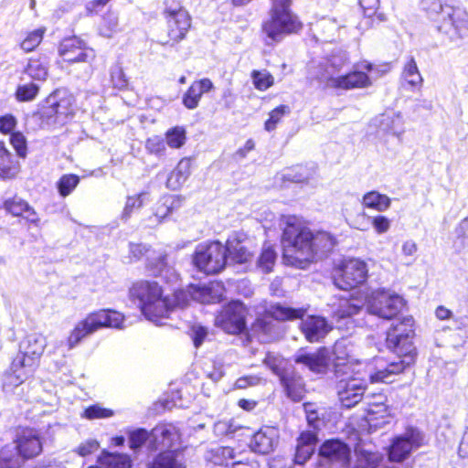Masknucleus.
<instances>
[{"label":"nucleus","instance_id":"61","mask_svg":"<svg viewBox=\"0 0 468 468\" xmlns=\"http://www.w3.org/2000/svg\"><path fill=\"white\" fill-rule=\"evenodd\" d=\"M284 177L288 180H291L292 182L296 183H305V184H312L314 185V174L311 172H307L303 168H300L299 172H297L295 175H292V173H287L284 175Z\"/></svg>","mask_w":468,"mask_h":468},{"label":"nucleus","instance_id":"13","mask_svg":"<svg viewBox=\"0 0 468 468\" xmlns=\"http://www.w3.org/2000/svg\"><path fill=\"white\" fill-rule=\"evenodd\" d=\"M247 315V307L239 301H232L217 314L215 324L228 334H239L246 328Z\"/></svg>","mask_w":468,"mask_h":468},{"label":"nucleus","instance_id":"57","mask_svg":"<svg viewBox=\"0 0 468 468\" xmlns=\"http://www.w3.org/2000/svg\"><path fill=\"white\" fill-rule=\"evenodd\" d=\"M147 440L151 441V433L144 429H136L129 432V444L133 450L141 448Z\"/></svg>","mask_w":468,"mask_h":468},{"label":"nucleus","instance_id":"56","mask_svg":"<svg viewBox=\"0 0 468 468\" xmlns=\"http://www.w3.org/2000/svg\"><path fill=\"white\" fill-rule=\"evenodd\" d=\"M29 205L19 197H14L5 202V208L13 216H24L25 211L28 210Z\"/></svg>","mask_w":468,"mask_h":468},{"label":"nucleus","instance_id":"39","mask_svg":"<svg viewBox=\"0 0 468 468\" xmlns=\"http://www.w3.org/2000/svg\"><path fill=\"white\" fill-rule=\"evenodd\" d=\"M11 370L12 372L5 375L3 388L5 390H9L13 387H17L22 384L33 371V369L27 367H15L14 362L12 363Z\"/></svg>","mask_w":468,"mask_h":468},{"label":"nucleus","instance_id":"4","mask_svg":"<svg viewBox=\"0 0 468 468\" xmlns=\"http://www.w3.org/2000/svg\"><path fill=\"white\" fill-rule=\"evenodd\" d=\"M422 8L437 23L438 31L452 42L468 38V12L441 0H422Z\"/></svg>","mask_w":468,"mask_h":468},{"label":"nucleus","instance_id":"3","mask_svg":"<svg viewBox=\"0 0 468 468\" xmlns=\"http://www.w3.org/2000/svg\"><path fill=\"white\" fill-rule=\"evenodd\" d=\"M346 62V57L333 56L325 64L313 63L308 69L309 75L328 89L348 90L371 86L369 77L363 71L354 70L342 74Z\"/></svg>","mask_w":468,"mask_h":468},{"label":"nucleus","instance_id":"37","mask_svg":"<svg viewBox=\"0 0 468 468\" xmlns=\"http://www.w3.org/2000/svg\"><path fill=\"white\" fill-rule=\"evenodd\" d=\"M402 79L413 90H420L421 88L423 79L413 58H410L405 64L402 72Z\"/></svg>","mask_w":468,"mask_h":468},{"label":"nucleus","instance_id":"43","mask_svg":"<svg viewBox=\"0 0 468 468\" xmlns=\"http://www.w3.org/2000/svg\"><path fill=\"white\" fill-rule=\"evenodd\" d=\"M55 94H57V121L58 123H63L73 113L72 99L68 95L61 96L59 91H55Z\"/></svg>","mask_w":468,"mask_h":468},{"label":"nucleus","instance_id":"23","mask_svg":"<svg viewBox=\"0 0 468 468\" xmlns=\"http://www.w3.org/2000/svg\"><path fill=\"white\" fill-rule=\"evenodd\" d=\"M279 431L275 427L265 426L252 436L250 447L261 454H267L274 450L278 444Z\"/></svg>","mask_w":468,"mask_h":468},{"label":"nucleus","instance_id":"14","mask_svg":"<svg viewBox=\"0 0 468 468\" xmlns=\"http://www.w3.org/2000/svg\"><path fill=\"white\" fill-rule=\"evenodd\" d=\"M166 37L164 45H175L185 38L191 27V18L188 13L181 7H166Z\"/></svg>","mask_w":468,"mask_h":468},{"label":"nucleus","instance_id":"8","mask_svg":"<svg viewBox=\"0 0 468 468\" xmlns=\"http://www.w3.org/2000/svg\"><path fill=\"white\" fill-rule=\"evenodd\" d=\"M303 27L302 22L289 7H271L269 17L263 21L262 33L267 44L280 42L288 35L299 32Z\"/></svg>","mask_w":468,"mask_h":468},{"label":"nucleus","instance_id":"21","mask_svg":"<svg viewBox=\"0 0 468 468\" xmlns=\"http://www.w3.org/2000/svg\"><path fill=\"white\" fill-rule=\"evenodd\" d=\"M179 441V430L171 423L159 424L151 431V447L154 450L171 449Z\"/></svg>","mask_w":468,"mask_h":468},{"label":"nucleus","instance_id":"60","mask_svg":"<svg viewBox=\"0 0 468 468\" xmlns=\"http://www.w3.org/2000/svg\"><path fill=\"white\" fill-rule=\"evenodd\" d=\"M286 111L287 107L284 105H281L272 110L270 113L269 119L265 122L266 131H273L276 127V124L281 121L282 116L285 114Z\"/></svg>","mask_w":468,"mask_h":468},{"label":"nucleus","instance_id":"24","mask_svg":"<svg viewBox=\"0 0 468 468\" xmlns=\"http://www.w3.org/2000/svg\"><path fill=\"white\" fill-rule=\"evenodd\" d=\"M193 300L203 304L220 302L223 299L225 287L220 282H210L203 285H192Z\"/></svg>","mask_w":468,"mask_h":468},{"label":"nucleus","instance_id":"19","mask_svg":"<svg viewBox=\"0 0 468 468\" xmlns=\"http://www.w3.org/2000/svg\"><path fill=\"white\" fill-rule=\"evenodd\" d=\"M349 343L346 340L337 341L334 346V367L336 376L348 375L349 372L361 375V367L367 362L352 358Z\"/></svg>","mask_w":468,"mask_h":468},{"label":"nucleus","instance_id":"9","mask_svg":"<svg viewBox=\"0 0 468 468\" xmlns=\"http://www.w3.org/2000/svg\"><path fill=\"white\" fill-rule=\"evenodd\" d=\"M372 361L361 367V375L349 372L348 375L336 376L341 378L336 384L338 399L343 407L351 408L356 405L363 398L367 382L372 381L367 367Z\"/></svg>","mask_w":468,"mask_h":468},{"label":"nucleus","instance_id":"64","mask_svg":"<svg viewBox=\"0 0 468 468\" xmlns=\"http://www.w3.org/2000/svg\"><path fill=\"white\" fill-rule=\"evenodd\" d=\"M263 362L274 374L278 376L282 374L283 360L280 356L268 353Z\"/></svg>","mask_w":468,"mask_h":468},{"label":"nucleus","instance_id":"44","mask_svg":"<svg viewBox=\"0 0 468 468\" xmlns=\"http://www.w3.org/2000/svg\"><path fill=\"white\" fill-rule=\"evenodd\" d=\"M119 31L118 16L113 12L106 13L99 26V32L104 37H112Z\"/></svg>","mask_w":468,"mask_h":468},{"label":"nucleus","instance_id":"29","mask_svg":"<svg viewBox=\"0 0 468 468\" xmlns=\"http://www.w3.org/2000/svg\"><path fill=\"white\" fill-rule=\"evenodd\" d=\"M316 436L312 431H303L297 440L294 462L297 464L305 463L314 452Z\"/></svg>","mask_w":468,"mask_h":468},{"label":"nucleus","instance_id":"15","mask_svg":"<svg viewBox=\"0 0 468 468\" xmlns=\"http://www.w3.org/2000/svg\"><path fill=\"white\" fill-rule=\"evenodd\" d=\"M371 126L376 129V137L384 144H388L390 138L400 142L405 132L402 115L393 112H385L375 117L372 120Z\"/></svg>","mask_w":468,"mask_h":468},{"label":"nucleus","instance_id":"17","mask_svg":"<svg viewBox=\"0 0 468 468\" xmlns=\"http://www.w3.org/2000/svg\"><path fill=\"white\" fill-rule=\"evenodd\" d=\"M423 436L417 429L409 428L402 434L397 436L389 449V459L393 462H401L421 446Z\"/></svg>","mask_w":468,"mask_h":468},{"label":"nucleus","instance_id":"5","mask_svg":"<svg viewBox=\"0 0 468 468\" xmlns=\"http://www.w3.org/2000/svg\"><path fill=\"white\" fill-rule=\"evenodd\" d=\"M131 294L139 301L141 311L148 320L157 323L160 318L168 315V298L163 297L158 283L144 281L136 282L131 289Z\"/></svg>","mask_w":468,"mask_h":468},{"label":"nucleus","instance_id":"59","mask_svg":"<svg viewBox=\"0 0 468 468\" xmlns=\"http://www.w3.org/2000/svg\"><path fill=\"white\" fill-rule=\"evenodd\" d=\"M83 416L88 420L106 419L113 416V410L96 404L87 408Z\"/></svg>","mask_w":468,"mask_h":468},{"label":"nucleus","instance_id":"18","mask_svg":"<svg viewBox=\"0 0 468 468\" xmlns=\"http://www.w3.org/2000/svg\"><path fill=\"white\" fill-rule=\"evenodd\" d=\"M304 312L305 311L302 308L293 309L281 304H274L270 306L266 311V314L262 318L257 319L253 327L256 332H262L264 335L271 336L274 324L271 321V318L277 321L292 320L302 318Z\"/></svg>","mask_w":468,"mask_h":468},{"label":"nucleus","instance_id":"40","mask_svg":"<svg viewBox=\"0 0 468 468\" xmlns=\"http://www.w3.org/2000/svg\"><path fill=\"white\" fill-rule=\"evenodd\" d=\"M367 421L372 423L374 421H378L374 425H381L387 423L388 419L390 417V410L384 403H374L368 406L367 410Z\"/></svg>","mask_w":468,"mask_h":468},{"label":"nucleus","instance_id":"49","mask_svg":"<svg viewBox=\"0 0 468 468\" xmlns=\"http://www.w3.org/2000/svg\"><path fill=\"white\" fill-rule=\"evenodd\" d=\"M192 285H189L185 290H178L175 292L173 295V299H168V303L170 305L169 312L175 308H185L189 303L193 300Z\"/></svg>","mask_w":468,"mask_h":468},{"label":"nucleus","instance_id":"31","mask_svg":"<svg viewBox=\"0 0 468 468\" xmlns=\"http://www.w3.org/2000/svg\"><path fill=\"white\" fill-rule=\"evenodd\" d=\"M227 257L236 264H244L251 261L252 252L249 247L237 239H229L227 245Z\"/></svg>","mask_w":468,"mask_h":468},{"label":"nucleus","instance_id":"11","mask_svg":"<svg viewBox=\"0 0 468 468\" xmlns=\"http://www.w3.org/2000/svg\"><path fill=\"white\" fill-rule=\"evenodd\" d=\"M404 304V299L400 295L386 289L374 290L366 297L367 312L386 320L395 317Z\"/></svg>","mask_w":468,"mask_h":468},{"label":"nucleus","instance_id":"26","mask_svg":"<svg viewBox=\"0 0 468 468\" xmlns=\"http://www.w3.org/2000/svg\"><path fill=\"white\" fill-rule=\"evenodd\" d=\"M25 75L32 80L44 81L48 75V57L40 54L30 58L21 71L20 80H25Z\"/></svg>","mask_w":468,"mask_h":468},{"label":"nucleus","instance_id":"6","mask_svg":"<svg viewBox=\"0 0 468 468\" xmlns=\"http://www.w3.org/2000/svg\"><path fill=\"white\" fill-rule=\"evenodd\" d=\"M124 316L116 311L100 310L89 314L84 319L76 324L68 337V346L71 349L75 347L86 336L95 333L103 327L116 329L123 328Z\"/></svg>","mask_w":468,"mask_h":468},{"label":"nucleus","instance_id":"30","mask_svg":"<svg viewBox=\"0 0 468 468\" xmlns=\"http://www.w3.org/2000/svg\"><path fill=\"white\" fill-rule=\"evenodd\" d=\"M147 268L154 276H161L168 282L177 279L174 266L167 261L166 255H158L148 260Z\"/></svg>","mask_w":468,"mask_h":468},{"label":"nucleus","instance_id":"58","mask_svg":"<svg viewBox=\"0 0 468 468\" xmlns=\"http://www.w3.org/2000/svg\"><path fill=\"white\" fill-rule=\"evenodd\" d=\"M165 142L157 135L152 136L145 141L146 151L154 155H164L166 150Z\"/></svg>","mask_w":468,"mask_h":468},{"label":"nucleus","instance_id":"41","mask_svg":"<svg viewBox=\"0 0 468 468\" xmlns=\"http://www.w3.org/2000/svg\"><path fill=\"white\" fill-rule=\"evenodd\" d=\"M39 86L34 81L19 83L15 91V98L20 102L34 101L39 93Z\"/></svg>","mask_w":468,"mask_h":468},{"label":"nucleus","instance_id":"35","mask_svg":"<svg viewBox=\"0 0 468 468\" xmlns=\"http://www.w3.org/2000/svg\"><path fill=\"white\" fill-rule=\"evenodd\" d=\"M178 457L176 451L163 452L149 463L148 468H185Z\"/></svg>","mask_w":468,"mask_h":468},{"label":"nucleus","instance_id":"25","mask_svg":"<svg viewBox=\"0 0 468 468\" xmlns=\"http://www.w3.org/2000/svg\"><path fill=\"white\" fill-rule=\"evenodd\" d=\"M16 446L25 459L38 455L42 451V443L37 431L25 429L18 435Z\"/></svg>","mask_w":468,"mask_h":468},{"label":"nucleus","instance_id":"50","mask_svg":"<svg viewBox=\"0 0 468 468\" xmlns=\"http://www.w3.org/2000/svg\"><path fill=\"white\" fill-rule=\"evenodd\" d=\"M149 201V193L142 192L137 196L128 197L122 212V218H130L133 210L139 209Z\"/></svg>","mask_w":468,"mask_h":468},{"label":"nucleus","instance_id":"27","mask_svg":"<svg viewBox=\"0 0 468 468\" xmlns=\"http://www.w3.org/2000/svg\"><path fill=\"white\" fill-rule=\"evenodd\" d=\"M330 329L331 326L321 316H309L302 323V331L309 342H318Z\"/></svg>","mask_w":468,"mask_h":468},{"label":"nucleus","instance_id":"63","mask_svg":"<svg viewBox=\"0 0 468 468\" xmlns=\"http://www.w3.org/2000/svg\"><path fill=\"white\" fill-rule=\"evenodd\" d=\"M11 144L19 156L25 157L27 154V140L23 133H14L10 138Z\"/></svg>","mask_w":468,"mask_h":468},{"label":"nucleus","instance_id":"47","mask_svg":"<svg viewBox=\"0 0 468 468\" xmlns=\"http://www.w3.org/2000/svg\"><path fill=\"white\" fill-rule=\"evenodd\" d=\"M282 382L286 389L287 395L294 401H299L304 395V385L302 378L289 379L282 378Z\"/></svg>","mask_w":468,"mask_h":468},{"label":"nucleus","instance_id":"28","mask_svg":"<svg viewBox=\"0 0 468 468\" xmlns=\"http://www.w3.org/2000/svg\"><path fill=\"white\" fill-rule=\"evenodd\" d=\"M214 88L209 79H201L194 81L183 96V104L189 110L196 109L203 94Z\"/></svg>","mask_w":468,"mask_h":468},{"label":"nucleus","instance_id":"12","mask_svg":"<svg viewBox=\"0 0 468 468\" xmlns=\"http://www.w3.org/2000/svg\"><path fill=\"white\" fill-rule=\"evenodd\" d=\"M367 263L359 259H347L333 270L335 285L341 290H351L363 284L367 278Z\"/></svg>","mask_w":468,"mask_h":468},{"label":"nucleus","instance_id":"7","mask_svg":"<svg viewBox=\"0 0 468 468\" xmlns=\"http://www.w3.org/2000/svg\"><path fill=\"white\" fill-rule=\"evenodd\" d=\"M320 454L331 462L330 468H375L379 457L376 453L360 452L356 463L351 461L350 448L339 440H329L323 443Z\"/></svg>","mask_w":468,"mask_h":468},{"label":"nucleus","instance_id":"10","mask_svg":"<svg viewBox=\"0 0 468 468\" xmlns=\"http://www.w3.org/2000/svg\"><path fill=\"white\" fill-rule=\"evenodd\" d=\"M227 261V249L218 241L200 243L193 254L194 265L207 274L221 271Z\"/></svg>","mask_w":468,"mask_h":468},{"label":"nucleus","instance_id":"45","mask_svg":"<svg viewBox=\"0 0 468 468\" xmlns=\"http://www.w3.org/2000/svg\"><path fill=\"white\" fill-rule=\"evenodd\" d=\"M57 94H50L41 106L38 113L43 121H46L48 124L58 123L57 121Z\"/></svg>","mask_w":468,"mask_h":468},{"label":"nucleus","instance_id":"62","mask_svg":"<svg viewBox=\"0 0 468 468\" xmlns=\"http://www.w3.org/2000/svg\"><path fill=\"white\" fill-rule=\"evenodd\" d=\"M369 218L373 229L379 235L388 232L390 229L391 221L385 216L378 215Z\"/></svg>","mask_w":468,"mask_h":468},{"label":"nucleus","instance_id":"22","mask_svg":"<svg viewBox=\"0 0 468 468\" xmlns=\"http://www.w3.org/2000/svg\"><path fill=\"white\" fill-rule=\"evenodd\" d=\"M295 363L302 364L314 373H325L331 364L330 351L322 347L316 352H300L295 356Z\"/></svg>","mask_w":468,"mask_h":468},{"label":"nucleus","instance_id":"46","mask_svg":"<svg viewBox=\"0 0 468 468\" xmlns=\"http://www.w3.org/2000/svg\"><path fill=\"white\" fill-rule=\"evenodd\" d=\"M186 142V132L182 126L170 128L165 133V144L173 149L181 148Z\"/></svg>","mask_w":468,"mask_h":468},{"label":"nucleus","instance_id":"36","mask_svg":"<svg viewBox=\"0 0 468 468\" xmlns=\"http://www.w3.org/2000/svg\"><path fill=\"white\" fill-rule=\"evenodd\" d=\"M21 454L16 445H5L0 451V468H19Z\"/></svg>","mask_w":468,"mask_h":468},{"label":"nucleus","instance_id":"38","mask_svg":"<svg viewBox=\"0 0 468 468\" xmlns=\"http://www.w3.org/2000/svg\"><path fill=\"white\" fill-rule=\"evenodd\" d=\"M277 252L271 244H264L260 256L257 259V268L264 273L271 272L276 262Z\"/></svg>","mask_w":468,"mask_h":468},{"label":"nucleus","instance_id":"32","mask_svg":"<svg viewBox=\"0 0 468 468\" xmlns=\"http://www.w3.org/2000/svg\"><path fill=\"white\" fill-rule=\"evenodd\" d=\"M365 304L366 300L362 301L355 298L341 299L336 309L334 311L333 317L336 323H340L342 319L350 318L357 314Z\"/></svg>","mask_w":468,"mask_h":468},{"label":"nucleus","instance_id":"51","mask_svg":"<svg viewBox=\"0 0 468 468\" xmlns=\"http://www.w3.org/2000/svg\"><path fill=\"white\" fill-rule=\"evenodd\" d=\"M11 165L12 155L5 147V143L0 142V179L9 178L14 176Z\"/></svg>","mask_w":468,"mask_h":468},{"label":"nucleus","instance_id":"20","mask_svg":"<svg viewBox=\"0 0 468 468\" xmlns=\"http://www.w3.org/2000/svg\"><path fill=\"white\" fill-rule=\"evenodd\" d=\"M58 53L69 63L85 62L94 58L93 50L76 37L64 39L59 45Z\"/></svg>","mask_w":468,"mask_h":468},{"label":"nucleus","instance_id":"54","mask_svg":"<svg viewBox=\"0 0 468 468\" xmlns=\"http://www.w3.org/2000/svg\"><path fill=\"white\" fill-rule=\"evenodd\" d=\"M45 29L38 28L27 34V36L21 42L20 46L26 52L35 49L42 41Z\"/></svg>","mask_w":468,"mask_h":468},{"label":"nucleus","instance_id":"48","mask_svg":"<svg viewBox=\"0 0 468 468\" xmlns=\"http://www.w3.org/2000/svg\"><path fill=\"white\" fill-rule=\"evenodd\" d=\"M359 5L366 19L359 24L358 27L359 29L365 30L372 26V18L377 14L379 0H359Z\"/></svg>","mask_w":468,"mask_h":468},{"label":"nucleus","instance_id":"33","mask_svg":"<svg viewBox=\"0 0 468 468\" xmlns=\"http://www.w3.org/2000/svg\"><path fill=\"white\" fill-rule=\"evenodd\" d=\"M191 171V162L187 158L179 161L176 167L169 175L166 186L172 190L180 188L186 181Z\"/></svg>","mask_w":468,"mask_h":468},{"label":"nucleus","instance_id":"1","mask_svg":"<svg viewBox=\"0 0 468 468\" xmlns=\"http://www.w3.org/2000/svg\"><path fill=\"white\" fill-rule=\"evenodd\" d=\"M284 264L306 269L319 254L335 246V238L325 231H313L301 218L287 215L281 218Z\"/></svg>","mask_w":468,"mask_h":468},{"label":"nucleus","instance_id":"2","mask_svg":"<svg viewBox=\"0 0 468 468\" xmlns=\"http://www.w3.org/2000/svg\"><path fill=\"white\" fill-rule=\"evenodd\" d=\"M414 336V320L410 316L403 317L392 324L387 334V343L398 356V359L375 357L368 365L367 371L372 381L390 383L395 377L414 363L416 349L411 339Z\"/></svg>","mask_w":468,"mask_h":468},{"label":"nucleus","instance_id":"53","mask_svg":"<svg viewBox=\"0 0 468 468\" xmlns=\"http://www.w3.org/2000/svg\"><path fill=\"white\" fill-rule=\"evenodd\" d=\"M80 178L73 174L64 175L58 182V189L62 197L69 196L78 186Z\"/></svg>","mask_w":468,"mask_h":468},{"label":"nucleus","instance_id":"55","mask_svg":"<svg viewBox=\"0 0 468 468\" xmlns=\"http://www.w3.org/2000/svg\"><path fill=\"white\" fill-rule=\"evenodd\" d=\"M304 410L308 423L315 429H318L324 422L321 417L324 416V409H319L314 404H304Z\"/></svg>","mask_w":468,"mask_h":468},{"label":"nucleus","instance_id":"52","mask_svg":"<svg viewBox=\"0 0 468 468\" xmlns=\"http://www.w3.org/2000/svg\"><path fill=\"white\" fill-rule=\"evenodd\" d=\"M251 79L253 85L259 90H266L274 83L273 76L266 69L253 70L251 72Z\"/></svg>","mask_w":468,"mask_h":468},{"label":"nucleus","instance_id":"42","mask_svg":"<svg viewBox=\"0 0 468 468\" xmlns=\"http://www.w3.org/2000/svg\"><path fill=\"white\" fill-rule=\"evenodd\" d=\"M90 468H131V460L125 454H105L100 458V465Z\"/></svg>","mask_w":468,"mask_h":468},{"label":"nucleus","instance_id":"34","mask_svg":"<svg viewBox=\"0 0 468 468\" xmlns=\"http://www.w3.org/2000/svg\"><path fill=\"white\" fill-rule=\"evenodd\" d=\"M362 205L378 212H384L390 207L391 198L378 191H369L363 196Z\"/></svg>","mask_w":468,"mask_h":468},{"label":"nucleus","instance_id":"16","mask_svg":"<svg viewBox=\"0 0 468 468\" xmlns=\"http://www.w3.org/2000/svg\"><path fill=\"white\" fill-rule=\"evenodd\" d=\"M46 345V337L41 334L33 333L27 335L20 343V353L14 359V367L34 369Z\"/></svg>","mask_w":468,"mask_h":468}]
</instances>
